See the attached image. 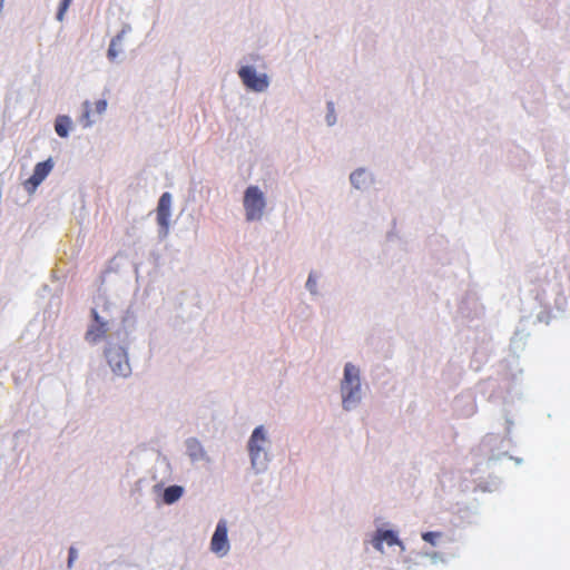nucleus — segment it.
Segmentation results:
<instances>
[{
    "instance_id": "obj_3",
    "label": "nucleus",
    "mask_w": 570,
    "mask_h": 570,
    "mask_svg": "<svg viewBox=\"0 0 570 570\" xmlns=\"http://www.w3.org/2000/svg\"><path fill=\"white\" fill-rule=\"evenodd\" d=\"M266 443L267 439L264 433L263 426H257L253 431V434L248 441V451L252 459V464L257 469H259L266 460Z\"/></svg>"
},
{
    "instance_id": "obj_20",
    "label": "nucleus",
    "mask_w": 570,
    "mask_h": 570,
    "mask_svg": "<svg viewBox=\"0 0 570 570\" xmlns=\"http://www.w3.org/2000/svg\"><path fill=\"white\" fill-rule=\"evenodd\" d=\"M75 558H76V550L73 548H70V550H69V560H68L69 566L75 560Z\"/></svg>"
},
{
    "instance_id": "obj_19",
    "label": "nucleus",
    "mask_w": 570,
    "mask_h": 570,
    "mask_svg": "<svg viewBox=\"0 0 570 570\" xmlns=\"http://www.w3.org/2000/svg\"><path fill=\"white\" fill-rule=\"evenodd\" d=\"M363 171H354L351 174V181L358 187L360 178L363 176Z\"/></svg>"
},
{
    "instance_id": "obj_7",
    "label": "nucleus",
    "mask_w": 570,
    "mask_h": 570,
    "mask_svg": "<svg viewBox=\"0 0 570 570\" xmlns=\"http://www.w3.org/2000/svg\"><path fill=\"white\" fill-rule=\"evenodd\" d=\"M106 357L115 373L122 376L129 373L130 367L127 356L120 347L106 350Z\"/></svg>"
},
{
    "instance_id": "obj_11",
    "label": "nucleus",
    "mask_w": 570,
    "mask_h": 570,
    "mask_svg": "<svg viewBox=\"0 0 570 570\" xmlns=\"http://www.w3.org/2000/svg\"><path fill=\"white\" fill-rule=\"evenodd\" d=\"M71 126V120L68 116H59L56 119L55 130L58 136L65 138L69 134V129Z\"/></svg>"
},
{
    "instance_id": "obj_22",
    "label": "nucleus",
    "mask_w": 570,
    "mask_h": 570,
    "mask_svg": "<svg viewBox=\"0 0 570 570\" xmlns=\"http://www.w3.org/2000/svg\"><path fill=\"white\" fill-rule=\"evenodd\" d=\"M2 6V1L0 2V7Z\"/></svg>"
},
{
    "instance_id": "obj_16",
    "label": "nucleus",
    "mask_w": 570,
    "mask_h": 570,
    "mask_svg": "<svg viewBox=\"0 0 570 570\" xmlns=\"http://www.w3.org/2000/svg\"><path fill=\"white\" fill-rule=\"evenodd\" d=\"M71 1L72 0H61L58 12H57V19L59 21L63 20V16H65L66 11L68 10Z\"/></svg>"
},
{
    "instance_id": "obj_1",
    "label": "nucleus",
    "mask_w": 570,
    "mask_h": 570,
    "mask_svg": "<svg viewBox=\"0 0 570 570\" xmlns=\"http://www.w3.org/2000/svg\"><path fill=\"white\" fill-rule=\"evenodd\" d=\"M341 391L344 409L351 410L360 401L361 393L360 371L351 363H347L344 367Z\"/></svg>"
},
{
    "instance_id": "obj_2",
    "label": "nucleus",
    "mask_w": 570,
    "mask_h": 570,
    "mask_svg": "<svg viewBox=\"0 0 570 570\" xmlns=\"http://www.w3.org/2000/svg\"><path fill=\"white\" fill-rule=\"evenodd\" d=\"M266 202L257 186H249L244 194V209L248 222L259 220L264 215Z\"/></svg>"
},
{
    "instance_id": "obj_5",
    "label": "nucleus",
    "mask_w": 570,
    "mask_h": 570,
    "mask_svg": "<svg viewBox=\"0 0 570 570\" xmlns=\"http://www.w3.org/2000/svg\"><path fill=\"white\" fill-rule=\"evenodd\" d=\"M91 317L94 322L88 327L85 338L90 344H96L106 336L109 327L108 322L100 317L96 308L91 309Z\"/></svg>"
},
{
    "instance_id": "obj_8",
    "label": "nucleus",
    "mask_w": 570,
    "mask_h": 570,
    "mask_svg": "<svg viewBox=\"0 0 570 570\" xmlns=\"http://www.w3.org/2000/svg\"><path fill=\"white\" fill-rule=\"evenodd\" d=\"M170 207H171V195L169 193H164L157 206V223L161 228V233L164 236L168 234L169 229V219H170Z\"/></svg>"
},
{
    "instance_id": "obj_12",
    "label": "nucleus",
    "mask_w": 570,
    "mask_h": 570,
    "mask_svg": "<svg viewBox=\"0 0 570 570\" xmlns=\"http://www.w3.org/2000/svg\"><path fill=\"white\" fill-rule=\"evenodd\" d=\"M183 495V488L179 485H170L164 491V501L167 504L176 502Z\"/></svg>"
},
{
    "instance_id": "obj_14",
    "label": "nucleus",
    "mask_w": 570,
    "mask_h": 570,
    "mask_svg": "<svg viewBox=\"0 0 570 570\" xmlns=\"http://www.w3.org/2000/svg\"><path fill=\"white\" fill-rule=\"evenodd\" d=\"M126 30L122 29L120 33H118L110 42L109 45V49H108V58L109 60L114 61L118 53H119V50L117 49V45L118 42H120V40L122 39L124 35H125Z\"/></svg>"
},
{
    "instance_id": "obj_4",
    "label": "nucleus",
    "mask_w": 570,
    "mask_h": 570,
    "mask_svg": "<svg viewBox=\"0 0 570 570\" xmlns=\"http://www.w3.org/2000/svg\"><path fill=\"white\" fill-rule=\"evenodd\" d=\"M238 75L244 85L254 91L261 92L267 89L268 78L265 73L258 75L253 67L244 66L239 69Z\"/></svg>"
},
{
    "instance_id": "obj_6",
    "label": "nucleus",
    "mask_w": 570,
    "mask_h": 570,
    "mask_svg": "<svg viewBox=\"0 0 570 570\" xmlns=\"http://www.w3.org/2000/svg\"><path fill=\"white\" fill-rule=\"evenodd\" d=\"M210 550L219 556H225L229 551L227 524L225 520H220L217 523L216 530L212 537Z\"/></svg>"
},
{
    "instance_id": "obj_17",
    "label": "nucleus",
    "mask_w": 570,
    "mask_h": 570,
    "mask_svg": "<svg viewBox=\"0 0 570 570\" xmlns=\"http://www.w3.org/2000/svg\"><path fill=\"white\" fill-rule=\"evenodd\" d=\"M440 537H441V532H433V531L424 532L422 534V539L424 541L431 543L432 546H435L436 539Z\"/></svg>"
},
{
    "instance_id": "obj_15",
    "label": "nucleus",
    "mask_w": 570,
    "mask_h": 570,
    "mask_svg": "<svg viewBox=\"0 0 570 570\" xmlns=\"http://www.w3.org/2000/svg\"><path fill=\"white\" fill-rule=\"evenodd\" d=\"M90 115H91L90 102L85 101L83 102V112L81 116V122H82L83 127H89L92 125L94 121L91 120Z\"/></svg>"
},
{
    "instance_id": "obj_9",
    "label": "nucleus",
    "mask_w": 570,
    "mask_h": 570,
    "mask_svg": "<svg viewBox=\"0 0 570 570\" xmlns=\"http://www.w3.org/2000/svg\"><path fill=\"white\" fill-rule=\"evenodd\" d=\"M52 167H53V164H52L51 159H47L45 161L38 163L35 167L33 174L27 180L26 185H32V187L36 188L49 175Z\"/></svg>"
},
{
    "instance_id": "obj_13",
    "label": "nucleus",
    "mask_w": 570,
    "mask_h": 570,
    "mask_svg": "<svg viewBox=\"0 0 570 570\" xmlns=\"http://www.w3.org/2000/svg\"><path fill=\"white\" fill-rule=\"evenodd\" d=\"M187 450L191 460H199L205 456V451L203 450L200 443L195 439L187 442Z\"/></svg>"
},
{
    "instance_id": "obj_18",
    "label": "nucleus",
    "mask_w": 570,
    "mask_h": 570,
    "mask_svg": "<svg viewBox=\"0 0 570 570\" xmlns=\"http://www.w3.org/2000/svg\"><path fill=\"white\" fill-rule=\"evenodd\" d=\"M95 109L98 115H101L107 109V101L105 99L96 101Z\"/></svg>"
},
{
    "instance_id": "obj_10",
    "label": "nucleus",
    "mask_w": 570,
    "mask_h": 570,
    "mask_svg": "<svg viewBox=\"0 0 570 570\" xmlns=\"http://www.w3.org/2000/svg\"><path fill=\"white\" fill-rule=\"evenodd\" d=\"M384 542L390 547L394 544H402L401 541L397 539L395 532H393L392 530H377L372 540L373 547L376 550L383 552Z\"/></svg>"
},
{
    "instance_id": "obj_21",
    "label": "nucleus",
    "mask_w": 570,
    "mask_h": 570,
    "mask_svg": "<svg viewBox=\"0 0 570 570\" xmlns=\"http://www.w3.org/2000/svg\"><path fill=\"white\" fill-rule=\"evenodd\" d=\"M306 286L313 291V287L315 286V282H313L312 276L308 277Z\"/></svg>"
}]
</instances>
